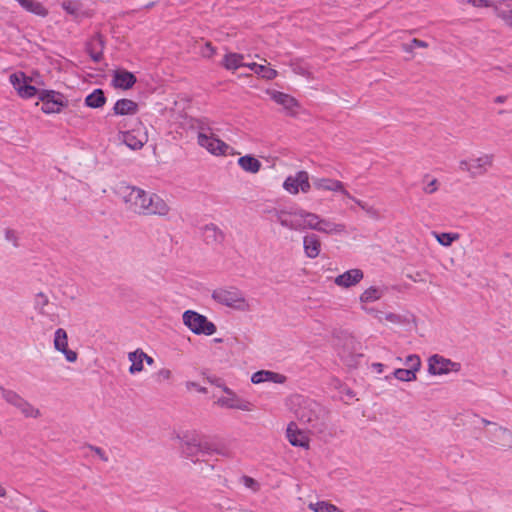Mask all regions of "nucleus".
Instances as JSON below:
<instances>
[{
	"mask_svg": "<svg viewBox=\"0 0 512 512\" xmlns=\"http://www.w3.org/2000/svg\"><path fill=\"white\" fill-rule=\"evenodd\" d=\"M276 221L291 231L314 230L327 236H341L347 233L344 223L305 210H279L275 213Z\"/></svg>",
	"mask_w": 512,
	"mask_h": 512,
	"instance_id": "nucleus-1",
	"label": "nucleus"
},
{
	"mask_svg": "<svg viewBox=\"0 0 512 512\" xmlns=\"http://www.w3.org/2000/svg\"><path fill=\"white\" fill-rule=\"evenodd\" d=\"M114 192L124 203L126 210L131 213L165 216L170 211L168 204L159 195L148 193L125 182L117 184Z\"/></svg>",
	"mask_w": 512,
	"mask_h": 512,
	"instance_id": "nucleus-2",
	"label": "nucleus"
},
{
	"mask_svg": "<svg viewBox=\"0 0 512 512\" xmlns=\"http://www.w3.org/2000/svg\"><path fill=\"white\" fill-rule=\"evenodd\" d=\"M291 403L296 407L294 414L298 421L306 425L311 433H322L326 427V411L316 401L295 395Z\"/></svg>",
	"mask_w": 512,
	"mask_h": 512,
	"instance_id": "nucleus-3",
	"label": "nucleus"
},
{
	"mask_svg": "<svg viewBox=\"0 0 512 512\" xmlns=\"http://www.w3.org/2000/svg\"><path fill=\"white\" fill-rule=\"evenodd\" d=\"M127 120L117 124L118 138L131 150H140L148 142V132L139 119H135L133 127L127 129Z\"/></svg>",
	"mask_w": 512,
	"mask_h": 512,
	"instance_id": "nucleus-4",
	"label": "nucleus"
},
{
	"mask_svg": "<svg viewBox=\"0 0 512 512\" xmlns=\"http://www.w3.org/2000/svg\"><path fill=\"white\" fill-rule=\"evenodd\" d=\"M211 297L218 304L237 311L245 312L251 309L250 302L245 297V294L233 286L219 287L213 290Z\"/></svg>",
	"mask_w": 512,
	"mask_h": 512,
	"instance_id": "nucleus-5",
	"label": "nucleus"
},
{
	"mask_svg": "<svg viewBox=\"0 0 512 512\" xmlns=\"http://www.w3.org/2000/svg\"><path fill=\"white\" fill-rule=\"evenodd\" d=\"M494 164V155L479 152L459 161V170L469 175L470 178L484 176Z\"/></svg>",
	"mask_w": 512,
	"mask_h": 512,
	"instance_id": "nucleus-6",
	"label": "nucleus"
},
{
	"mask_svg": "<svg viewBox=\"0 0 512 512\" xmlns=\"http://www.w3.org/2000/svg\"><path fill=\"white\" fill-rule=\"evenodd\" d=\"M197 143L214 156L239 155L233 147L211 133L208 129H201L197 134Z\"/></svg>",
	"mask_w": 512,
	"mask_h": 512,
	"instance_id": "nucleus-7",
	"label": "nucleus"
},
{
	"mask_svg": "<svg viewBox=\"0 0 512 512\" xmlns=\"http://www.w3.org/2000/svg\"><path fill=\"white\" fill-rule=\"evenodd\" d=\"M0 393L5 402L17 409L25 418L38 419L42 417L41 410L16 391L1 387Z\"/></svg>",
	"mask_w": 512,
	"mask_h": 512,
	"instance_id": "nucleus-8",
	"label": "nucleus"
},
{
	"mask_svg": "<svg viewBox=\"0 0 512 512\" xmlns=\"http://www.w3.org/2000/svg\"><path fill=\"white\" fill-rule=\"evenodd\" d=\"M183 324L196 335H213L217 328L216 325L209 321L205 315L194 310H186L182 314Z\"/></svg>",
	"mask_w": 512,
	"mask_h": 512,
	"instance_id": "nucleus-9",
	"label": "nucleus"
},
{
	"mask_svg": "<svg viewBox=\"0 0 512 512\" xmlns=\"http://www.w3.org/2000/svg\"><path fill=\"white\" fill-rule=\"evenodd\" d=\"M282 187L292 196H296L300 193L308 194L312 187L309 173L305 170H299L295 174L287 176Z\"/></svg>",
	"mask_w": 512,
	"mask_h": 512,
	"instance_id": "nucleus-10",
	"label": "nucleus"
},
{
	"mask_svg": "<svg viewBox=\"0 0 512 512\" xmlns=\"http://www.w3.org/2000/svg\"><path fill=\"white\" fill-rule=\"evenodd\" d=\"M428 373L433 376H441L449 373H457L461 370V364L439 354L431 355L428 360Z\"/></svg>",
	"mask_w": 512,
	"mask_h": 512,
	"instance_id": "nucleus-11",
	"label": "nucleus"
},
{
	"mask_svg": "<svg viewBox=\"0 0 512 512\" xmlns=\"http://www.w3.org/2000/svg\"><path fill=\"white\" fill-rule=\"evenodd\" d=\"M39 99L42 102L41 110L46 114L60 113L68 105L66 97L53 90H43L39 92Z\"/></svg>",
	"mask_w": 512,
	"mask_h": 512,
	"instance_id": "nucleus-12",
	"label": "nucleus"
},
{
	"mask_svg": "<svg viewBox=\"0 0 512 512\" xmlns=\"http://www.w3.org/2000/svg\"><path fill=\"white\" fill-rule=\"evenodd\" d=\"M309 429H301L294 421L288 423L285 431V436L288 442L294 447H300L308 450L310 448Z\"/></svg>",
	"mask_w": 512,
	"mask_h": 512,
	"instance_id": "nucleus-13",
	"label": "nucleus"
},
{
	"mask_svg": "<svg viewBox=\"0 0 512 512\" xmlns=\"http://www.w3.org/2000/svg\"><path fill=\"white\" fill-rule=\"evenodd\" d=\"M176 438L180 441L182 453L187 458L192 459L198 451L202 450L201 442L195 431H181L176 434Z\"/></svg>",
	"mask_w": 512,
	"mask_h": 512,
	"instance_id": "nucleus-14",
	"label": "nucleus"
},
{
	"mask_svg": "<svg viewBox=\"0 0 512 512\" xmlns=\"http://www.w3.org/2000/svg\"><path fill=\"white\" fill-rule=\"evenodd\" d=\"M9 81L21 98L29 99L38 94L36 87L30 84L31 79L23 72H15L9 76Z\"/></svg>",
	"mask_w": 512,
	"mask_h": 512,
	"instance_id": "nucleus-15",
	"label": "nucleus"
},
{
	"mask_svg": "<svg viewBox=\"0 0 512 512\" xmlns=\"http://www.w3.org/2000/svg\"><path fill=\"white\" fill-rule=\"evenodd\" d=\"M314 188L318 191H327L334 194H341L344 198H351V194L345 188L343 182L325 177L314 178L312 181Z\"/></svg>",
	"mask_w": 512,
	"mask_h": 512,
	"instance_id": "nucleus-16",
	"label": "nucleus"
},
{
	"mask_svg": "<svg viewBox=\"0 0 512 512\" xmlns=\"http://www.w3.org/2000/svg\"><path fill=\"white\" fill-rule=\"evenodd\" d=\"M53 345L55 350L62 353L68 362H76L78 355L75 351L68 348V335L64 329L58 328L55 331Z\"/></svg>",
	"mask_w": 512,
	"mask_h": 512,
	"instance_id": "nucleus-17",
	"label": "nucleus"
},
{
	"mask_svg": "<svg viewBox=\"0 0 512 512\" xmlns=\"http://www.w3.org/2000/svg\"><path fill=\"white\" fill-rule=\"evenodd\" d=\"M215 405L225 409H237L242 411H250L251 403L240 398L235 392L229 395L217 397Z\"/></svg>",
	"mask_w": 512,
	"mask_h": 512,
	"instance_id": "nucleus-18",
	"label": "nucleus"
},
{
	"mask_svg": "<svg viewBox=\"0 0 512 512\" xmlns=\"http://www.w3.org/2000/svg\"><path fill=\"white\" fill-rule=\"evenodd\" d=\"M490 440L503 449H512V431L498 424L489 430Z\"/></svg>",
	"mask_w": 512,
	"mask_h": 512,
	"instance_id": "nucleus-19",
	"label": "nucleus"
},
{
	"mask_svg": "<svg viewBox=\"0 0 512 512\" xmlns=\"http://www.w3.org/2000/svg\"><path fill=\"white\" fill-rule=\"evenodd\" d=\"M363 278L364 272L361 269L354 268L338 275L334 279V283L340 288L348 289L358 285Z\"/></svg>",
	"mask_w": 512,
	"mask_h": 512,
	"instance_id": "nucleus-20",
	"label": "nucleus"
},
{
	"mask_svg": "<svg viewBox=\"0 0 512 512\" xmlns=\"http://www.w3.org/2000/svg\"><path fill=\"white\" fill-rule=\"evenodd\" d=\"M387 293V288L384 285H371L365 288L359 295L360 307L371 305L380 301Z\"/></svg>",
	"mask_w": 512,
	"mask_h": 512,
	"instance_id": "nucleus-21",
	"label": "nucleus"
},
{
	"mask_svg": "<svg viewBox=\"0 0 512 512\" xmlns=\"http://www.w3.org/2000/svg\"><path fill=\"white\" fill-rule=\"evenodd\" d=\"M286 380L287 378L285 375L270 370H259L251 376V382L253 384H262L267 382L284 384Z\"/></svg>",
	"mask_w": 512,
	"mask_h": 512,
	"instance_id": "nucleus-22",
	"label": "nucleus"
},
{
	"mask_svg": "<svg viewBox=\"0 0 512 512\" xmlns=\"http://www.w3.org/2000/svg\"><path fill=\"white\" fill-rule=\"evenodd\" d=\"M267 94L275 103L281 105L286 111L290 113H294L295 109L299 107L297 100L289 94L276 90H268Z\"/></svg>",
	"mask_w": 512,
	"mask_h": 512,
	"instance_id": "nucleus-23",
	"label": "nucleus"
},
{
	"mask_svg": "<svg viewBox=\"0 0 512 512\" xmlns=\"http://www.w3.org/2000/svg\"><path fill=\"white\" fill-rule=\"evenodd\" d=\"M113 114L117 116H132L138 113L139 105L131 99H119L113 106Z\"/></svg>",
	"mask_w": 512,
	"mask_h": 512,
	"instance_id": "nucleus-24",
	"label": "nucleus"
},
{
	"mask_svg": "<svg viewBox=\"0 0 512 512\" xmlns=\"http://www.w3.org/2000/svg\"><path fill=\"white\" fill-rule=\"evenodd\" d=\"M303 248L305 255L310 259H315L321 251V241L315 234H307L303 237Z\"/></svg>",
	"mask_w": 512,
	"mask_h": 512,
	"instance_id": "nucleus-25",
	"label": "nucleus"
},
{
	"mask_svg": "<svg viewBox=\"0 0 512 512\" xmlns=\"http://www.w3.org/2000/svg\"><path fill=\"white\" fill-rule=\"evenodd\" d=\"M53 304H50L49 299L43 293H39L35 297V309L39 314L46 316L50 321L57 320L56 315L51 311Z\"/></svg>",
	"mask_w": 512,
	"mask_h": 512,
	"instance_id": "nucleus-26",
	"label": "nucleus"
},
{
	"mask_svg": "<svg viewBox=\"0 0 512 512\" xmlns=\"http://www.w3.org/2000/svg\"><path fill=\"white\" fill-rule=\"evenodd\" d=\"M127 358L131 363L128 371L131 375H136L144 371V358L142 349L138 348L128 353Z\"/></svg>",
	"mask_w": 512,
	"mask_h": 512,
	"instance_id": "nucleus-27",
	"label": "nucleus"
},
{
	"mask_svg": "<svg viewBox=\"0 0 512 512\" xmlns=\"http://www.w3.org/2000/svg\"><path fill=\"white\" fill-rule=\"evenodd\" d=\"M136 83V77L128 71H116L113 76V84L116 88L130 89Z\"/></svg>",
	"mask_w": 512,
	"mask_h": 512,
	"instance_id": "nucleus-28",
	"label": "nucleus"
},
{
	"mask_svg": "<svg viewBox=\"0 0 512 512\" xmlns=\"http://www.w3.org/2000/svg\"><path fill=\"white\" fill-rule=\"evenodd\" d=\"M237 164L243 171L250 174H257L262 168V163L252 155L239 157Z\"/></svg>",
	"mask_w": 512,
	"mask_h": 512,
	"instance_id": "nucleus-29",
	"label": "nucleus"
},
{
	"mask_svg": "<svg viewBox=\"0 0 512 512\" xmlns=\"http://www.w3.org/2000/svg\"><path fill=\"white\" fill-rule=\"evenodd\" d=\"M104 41L100 35L94 36L87 44V52L94 62L101 61L103 57Z\"/></svg>",
	"mask_w": 512,
	"mask_h": 512,
	"instance_id": "nucleus-30",
	"label": "nucleus"
},
{
	"mask_svg": "<svg viewBox=\"0 0 512 512\" xmlns=\"http://www.w3.org/2000/svg\"><path fill=\"white\" fill-rule=\"evenodd\" d=\"M19 5L26 10L36 16L46 17L49 13L48 9L37 0H16Z\"/></svg>",
	"mask_w": 512,
	"mask_h": 512,
	"instance_id": "nucleus-31",
	"label": "nucleus"
},
{
	"mask_svg": "<svg viewBox=\"0 0 512 512\" xmlns=\"http://www.w3.org/2000/svg\"><path fill=\"white\" fill-rule=\"evenodd\" d=\"M222 65L225 69L235 71L240 67H244V55L239 53H227L224 56Z\"/></svg>",
	"mask_w": 512,
	"mask_h": 512,
	"instance_id": "nucleus-32",
	"label": "nucleus"
},
{
	"mask_svg": "<svg viewBox=\"0 0 512 512\" xmlns=\"http://www.w3.org/2000/svg\"><path fill=\"white\" fill-rule=\"evenodd\" d=\"M105 103L106 97L102 89H95L85 98V105L93 109L101 108L105 105Z\"/></svg>",
	"mask_w": 512,
	"mask_h": 512,
	"instance_id": "nucleus-33",
	"label": "nucleus"
},
{
	"mask_svg": "<svg viewBox=\"0 0 512 512\" xmlns=\"http://www.w3.org/2000/svg\"><path fill=\"white\" fill-rule=\"evenodd\" d=\"M203 237L208 243L220 242L223 240L222 231L214 224H208L203 227Z\"/></svg>",
	"mask_w": 512,
	"mask_h": 512,
	"instance_id": "nucleus-34",
	"label": "nucleus"
},
{
	"mask_svg": "<svg viewBox=\"0 0 512 512\" xmlns=\"http://www.w3.org/2000/svg\"><path fill=\"white\" fill-rule=\"evenodd\" d=\"M432 236L437 240V242L444 247H450L454 242L458 241L460 235L458 233L452 232H443L439 233L436 231L432 232Z\"/></svg>",
	"mask_w": 512,
	"mask_h": 512,
	"instance_id": "nucleus-35",
	"label": "nucleus"
},
{
	"mask_svg": "<svg viewBox=\"0 0 512 512\" xmlns=\"http://www.w3.org/2000/svg\"><path fill=\"white\" fill-rule=\"evenodd\" d=\"M255 68L257 69L255 74L265 80H273L278 75V72L271 68L266 60H264V64H259L258 67Z\"/></svg>",
	"mask_w": 512,
	"mask_h": 512,
	"instance_id": "nucleus-36",
	"label": "nucleus"
},
{
	"mask_svg": "<svg viewBox=\"0 0 512 512\" xmlns=\"http://www.w3.org/2000/svg\"><path fill=\"white\" fill-rule=\"evenodd\" d=\"M392 375L401 382H413L417 380V374L407 368H397L393 371Z\"/></svg>",
	"mask_w": 512,
	"mask_h": 512,
	"instance_id": "nucleus-37",
	"label": "nucleus"
},
{
	"mask_svg": "<svg viewBox=\"0 0 512 512\" xmlns=\"http://www.w3.org/2000/svg\"><path fill=\"white\" fill-rule=\"evenodd\" d=\"M61 6L68 14L75 18L80 15L81 3L77 0H65L62 2Z\"/></svg>",
	"mask_w": 512,
	"mask_h": 512,
	"instance_id": "nucleus-38",
	"label": "nucleus"
},
{
	"mask_svg": "<svg viewBox=\"0 0 512 512\" xmlns=\"http://www.w3.org/2000/svg\"><path fill=\"white\" fill-rule=\"evenodd\" d=\"M421 364V359L416 354L408 355L404 361V365L407 367V369L412 370L415 374L420 371Z\"/></svg>",
	"mask_w": 512,
	"mask_h": 512,
	"instance_id": "nucleus-39",
	"label": "nucleus"
},
{
	"mask_svg": "<svg viewBox=\"0 0 512 512\" xmlns=\"http://www.w3.org/2000/svg\"><path fill=\"white\" fill-rule=\"evenodd\" d=\"M333 504L327 501L310 502L308 508L313 512H331Z\"/></svg>",
	"mask_w": 512,
	"mask_h": 512,
	"instance_id": "nucleus-40",
	"label": "nucleus"
},
{
	"mask_svg": "<svg viewBox=\"0 0 512 512\" xmlns=\"http://www.w3.org/2000/svg\"><path fill=\"white\" fill-rule=\"evenodd\" d=\"M494 8L497 17L500 18L508 27L512 28V9L499 10L497 7Z\"/></svg>",
	"mask_w": 512,
	"mask_h": 512,
	"instance_id": "nucleus-41",
	"label": "nucleus"
},
{
	"mask_svg": "<svg viewBox=\"0 0 512 512\" xmlns=\"http://www.w3.org/2000/svg\"><path fill=\"white\" fill-rule=\"evenodd\" d=\"M155 379L157 382H167L172 379V371L168 368H161L155 373Z\"/></svg>",
	"mask_w": 512,
	"mask_h": 512,
	"instance_id": "nucleus-42",
	"label": "nucleus"
},
{
	"mask_svg": "<svg viewBox=\"0 0 512 512\" xmlns=\"http://www.w3.org/2000/svg\"><path fill=\"white\" fill-rule=\"evenodd\" d=\"M241 483L253 492H257L260 489V484L250 476H242Z\"/></svg>",
	"mask_w": 512,
	"mask_h": 512,
	"instance_id": "nucleus-43",
	"label": "nucleus"
},
{
	"mask_svg": "<svg viewBox=\"0 0 512 512\" xmlns=\"http://www.w3.org/2000/svg\"><path fill=\"white\" fill-rule=\"evenodd\" d=\"M360 309L364 313L373 316L375 319L378 320L379 323H383V312H381L380 310L375 309V308L371 307L370 305L360 307Z\"/></svg>",
	"mask_w": 512,
	"mask_h": 512,
	"instance_id": "nucleus-44",
	"label": "nucleus"
},
{
	"mask_svg": "<svg viewBox=\"0 0 512 512\" xmlns=\"http://www.w3.org/2000/svg\"><path fill=\"white\" fill-rule=\"evenodd\" d=\"M439 188V184L437 179L431 178L426 181V183L423 186V191L426 194H433L435 193Z\"/></svg>",
	"mask_w": 512,
	"mask_h": 512,
	"instance_id": "nucleus-45",
	"label": "nucleus"
},
{
	"mask_svg": "<svg viewBox=\"0 0 512 512\" xmlns=\"http://www.w3.org/2000/svg\"><path fill=\"white\" fill-rule=\"evenodd\" d=\"M291 66H292V70L295 74L307 77L309 79L313 78L311 72L305 66H303L301 64H295V63L291 64Z\"/></svg>",
	"mask_w": 512,
	"mask_h": 512,
	"instance_id": "nucleus-46",
	"label": "nucleus"
},
{
	"mask_svg": "<svg viewBox=\"0 0 512 512\" xmlns=\"http://www.w3.org/2000/svg\"><path fill=\"white\" fill-rule=\"evenodd\" d=\"M463 2H466L468 4H471L474 7L480 8V7H495V4L491 0H463Z\"/></svg>",
	"mask_w": 512,
	"mask_h": 512,
	"instance_id": "nucleus-47",
	"label": "nucleus"
},
{
	"mask_svg": "<svg viewBox=\"0 0 512 512\" xmlns=\"http://www.w3.org/2000/svg\"><path fill=\"white\" fill-rule=\"evenodd\" d=\"M384 320L387 321V322L393 323V324H401V323H403L402 316L399 315V314H396V313H392V312H389V313H386V314L383 313V321Z\"/></svg>",
	"mask_w": 512,
	"mask_h": 512,
	"instance_id": "nucleus-48",
	"label": "nucleus"
},
{
	"mask_svg": "<svg viewBox=\"0 0 512 512\" xmlns=\"http://www.w3.org/2000/svg\"><path fill=\"white\" fill-rule=\"evenodd\" d=\"M215 53L216 49L212 46L210 42H206L203 48L201 49V55L204 58H212Z\"/></svg>",
	"mask_w": 512,
	"mask_h": 512,
	"instance_id": "nucleus-49",
	"label": "nucleus"
},
{
	"mask_svg": "<svg viewBox=\"0 0 512 512\" xmlns=\"http://www.w3.org/2000/svg\"><path fill=\"white\" fill-rule=\"evenodd\" d=\"M5 239L9 242H12L14 245H16L17 242V235L14 230L7 229L5 231Z\"/></svg>",
	"mask_w": 512,
	"mask_h": 512,
	"instance_id": "nucleus-50",
	"label": "nucleus"
},
{
	"mask_svg": "<svg viewBox=\"0 0 512 512\" xmlns=\"http://www.w3.org/2000/svg\"><path fill=\"white\" fill-rule=\"evenodd\" d=\"M412 45H414V47H418V48H427L428 47L427 42L417 39V38L412 39Z\"/></svg>",
	"mask_w": 512,
	"mask_h": 512,
	"instance_id": "nucleus-51",
	"label": "nucleus"
},
{
	"mask_svg": "<svg viewBox=\"0 0 512 512\" xmlns=\"http://www.w3.org/2000/svg\"><path fill=\"white\" fill-rule=\"evenodd\" d=\"M93 451L95 452V454L97 456H99L103 461H108V457L106 456L105 452L99 448V447H95L93 448Z\"/></svg>",
	"mask_w": 512,
	"mask_h": 512,
	"instance_id": "nucleus-52",
	"label": "nucleus"
},
{
	"mask_svg": "<svg viewBox=\"0 0 512 512\" xmlns=\"http://www.w3.org/2000/svg\"><path fill=\"white\" fill-rule=\"evenodd\" d=\"M349 200L353 201L356 205H358L361 209H366V203L355 198L351 195V198H348Z\"/></svg>",
	"mask_w": 512,
	"mask_h": 512,
	"instance_id": "nucleus-53",
	"label": "nucleus"
},
{
	"mask_svg": "<svg viewBox=\"0 0 512 512\" xmlns=\"http://www.w3.org/2000/svg\"><path fill=\"white\" fill-rule=\"evenodd\" d=\"M414 48L415 47H414V45H412V41L410 43L402 44L403 51H405L407 53H412Z\"/></svg>",
	"mask_w": 512,
	"mask_h": 512,
	"instance_id": "nucleus-54",
	"label": "nucleus"
},
{
	"mask_svg": "<svg viewBox=\"0 0 512 512\" xmlns=\"http://www.w3.org/2000/svg\"><path fill=\"white\" fill-rule=\"evenodd\" d=\"M142 355L145 356L144 363H146L149 366H152L154 364V359L151 356H149L147 353H145L143 350H142Z\"/></svg>",
	"mask_w": 512,
	"mask_h": 512,
	"instance_id": "nucleus-55",
	"label": "nucleus"
},
{
	"mask_svg": "<svg viewBox=\"0 0 512 512\" xmlns=\"http://www.w3.org/2000/svg\"><path fill=\"white\" fill-rule=\"evenodd\" d=\"M217 386L222 389V391L224 392L225 395H229L230 393H234V391L232 389H230L229 387H227L226 385L218 384Z\"/></svg>",
	"mask_w": 512,
	"mask_h": 512,
	"instance_id": "nucleus-56",
	"label": "nucleus"
},
{
	"mask_svg": "<svg viewBox=\"0 0 512 512\" xmlns=\"http://www.w3.org/2000/svg\"><path fill=\"white\" fill-rule=\"evenodd\" d=\"M259 64L257 63H248L244 65V67H248L249 69H251L254 73H256L257 69L255 67H258Z\"/></svg>",
	"mask_w": 512,
	"mask_h": 512,
	"instance_id": "nucleus-57",
	"label": "nucleus"
},
{
	"mask_svg": "<svg viewBox=\"0 0 512 512\" xmlns=\"http://www.w3.org/2000/svg\"><path fill=\"white\" fill-rule=\"evenodd\" d=\"M364 211H366L368 214H371V215H374L375 214V210L370 207L367 203H366V209H363Z\"/></svg>",
	"mask_w": 512,
	"mask_h": 512,
	"instance_id": "nucleus-58",
	"label": "nucleus"
},
{
	"mask_svg": "<svg viewBox=\"0 0 512 512\" xmlns=\"http://www.w3.org/2000/svg\"><path fill=\"white\" fill-rule=\"evenodd\" d=\"M374 367L377 369V371L379 373H381L383 371V364H381V363L374 364Z\"/></svg>",
	"mask_w": 512,
	"mask_h": 512,
	"instance_id": "nucleus-59",
	"label": "nucleus"
},
{
	"mask_svg": "<svg viewBox=\"0 0 512 512\" xmlns=\"http://www.w3.org/2000/svg\"><path fill=\"white\" fill-rule=\"evenodd\" d=\"M481 422L484 424V425H489L493 428V424H495L494 422H491L489 420H486V419H481Z\"/></svg>",
	"mask_w": 512,
	"mask_h": 512,
	"instance_id": "nucleus-60",
	"label": "nucleus"
},
{
	"mask_svg": "<svg viewBox=\"0 0 512 512\" xmlns=\"http://www.w3.org/2000/svg\"><path fill=\"white\" fill-rule=\"evenodd\" d=\"M6 494V489L0 484V497H5Z\"/></svg>",
	"mask_w": 512,
	"mask_h": 512,
	"instance_id": "nucleus-61",
	"label": "nucleus"
},
{
	"mask_svg": "<svg viewBox=\"0 0 512 512\" xmlns=\"http://www.w3.org/2000/svg\"><path fill=\"white\" fill-rule=\"evenodd\" d=\"M187 387H188V388L193 387V388H197V389H198V385H197L196 383H194V382H188V383H187Z\"/></svg>",
	"mask_w": 512,
	"mask_h": 512,
	"instance_id": "nucleus-62",
	"label": "nucleus"
},
{
	"mask_svg": "<svg viewBox=\"0 0 512 512\" xmlns=\"http://www.w3.org/2000/svg\"><path fill=\"white\" fill-rule=\"evenodd\" d=\"M331 512H343L341 511L338 507H336L335 505L333 506Z\"/></svg>",
	"mask_w": 512,
	"mask_h": 512,
	"instance_id": "nucleus-63",
	"label": "nucleus"
}]
</instances>
